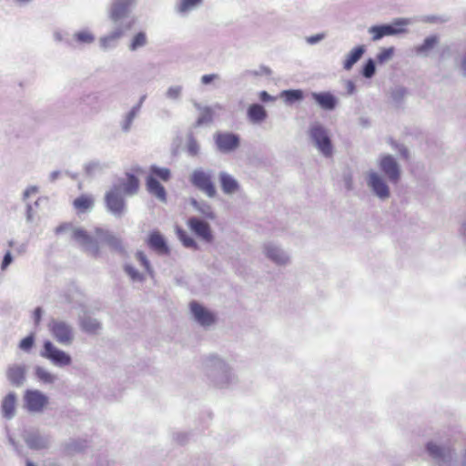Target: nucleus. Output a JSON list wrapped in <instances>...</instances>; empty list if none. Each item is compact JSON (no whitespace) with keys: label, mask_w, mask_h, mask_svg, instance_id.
<instances>
[{"label":"nucleus","mask_w":466,"mask_h":466,"mask_svg":"<svg viewBox=\"0 0 466 466\" xmlns=\"http://www.w3.org/2000/svg\"><path fill=\"white\" fill-rule=\"evenodd\" d=\"M203 371L210 385L217 389H229L238 381L229 364L215 354L203 359Z\"/></svg>","instance_id":"1"},{"label":"nucleus","mask_w":466,"mask_h":466,"mask_svg":"<svg viewBox=\"0 0 466 466\" xmlns=\"http://www.w3.org/2000/svg\"><path fill=\"white\" fill-rule=\"evenodd\" d=\"M136 5V0H113L108 17L114 25H118L130 30L136 23V17L132 10Z\"/></svg>","instance_id":"2"},{"label":"nucleus","mask_w":466,"mask_h":466,"mask_svg":"<svg viewBox=\"0 0 466 466\" xmlns=\"http://www.w3.org/2000/svg\"><path fill=\"white\" fill-rule=\"evenodd\" d=\"M68 230L72 231V239L80 246L83 251L94 258H98L100 256L98 241L89 235L86 230L80 228H75L71 223H63L56 228V233L61 234Z\"/></svg>","instance_id":"3"},{"label":"nucleus","mask_w":466,"mask_h":466,"mask_svg":"<svg viewBox=\"0 0 466 466\" xmlns=\"http://www.w3.org/2000/svg\"><path fill=\"white\" fill-rule=\"evenodd\" d=\"M309 137L317 150L325 157H330L334 147L329 130L320 123L315 122L309 128Z\"/></svg>","instance_id":"4"},{"label":"nucleus","mask_w":466,"mask_h":466,"mask_svg":"<svg viewBox=\"0 0 466 466\" xmlns=\"http://www.w3.org/2000/svg\"><path fill=\"white\" fill-rule=\"evenodd\" d=\"M425 451L439 466H456V452L450 445L430 441L425 444Z\"/></svg>","instance_id":"5"},{"label":"nucleus","mask_w":466,"mask_h":466,"mask_svg":"<svg viewBox=\"0 0 466 466\" xmlns=\"http://www.w3.org/2000/svg\"><path fill=\"white\" fill-rule=\"evenodd\" d=\"M410 25L407 18H396L390 24L375 25L368 29L371 40L377 42L385 36L398 35L407 32L406 26Z\"/></svg>","instance_id":"6"},{"label":"nucleus","mask_w":466,"mask_h":466,"mask_svg":"<svg viewBox=\"0 0 466 466\" xmlns=\"http://www.w3.org/2000/svg\"><path fill=\"white\" fill-rule=\"evenodd\" d=\"M189 181L193 187L206 194L208 198H215L217 189L213 181V170L196 168L192 171Z\"/></svg>","instance_id":"7"},{"label":"nucleus","mask_w":466,"mask_h":466,"mask_svg":"<svg viewBox=\"0 0 466 466\" xmlns=\"http://www.w3.org/2000/svg\"><path fill=\"white\" fill-rule=\"evenodd\" d=\"M39 355L57 368H65L72 363V357L65 350L57 348L51 340L43 342Z\"/></svg>","instance_id":"8"},{"label":"nucleus","mask_w":466,"mask_h":466,"mask_svg":"<svg viewBox=\"0 0 466 466\" xmlns=\"http://www.w3.org/2000/svg\"><path fill=\"white\" fill-rule=\"evenodd\" d=\"M105 206L108 213L115 218H122L127 212V202L124 195L116 186H111L105 194Z\"/></svg>","instance_id":"9"},{"label":"nucleus","mask_w":466,"mask_h":466,"mask_svg":"<svg viewBox=\"0 0 466 466\" xmlns=\"http://www.w3.org/2000/svg\"><path fill=\"white\" fill-rule=\"evenodd\" d=\"M48 330L54 339L64 346H69L74 341V328L73 326L60 319H52L48 325Z\"/></svg>","instance_id":"10"},{"label":"nucleus","mask_w":466,"mask_h":466,"mask_svg":"<svg viewBox=\"0 0 466 466\" xmlns=\"http://www.w3.org/2000/svg\"><path fill=\"white\" fill-rule=\"evenodd\" d=\"M214 145L218 152L230 154L240 147V136L229 131H218L213 136Z\"/></svg>","instance_id":"11"},{"label":"nucleus","mask_w":466,"mask_h":466,"mask_svg":"<svg viewBox=\"0 0 466 466\" xmlns=\"http://www.w3.org/2000/svg\"><path fill=\"white\" fill-rule=\"evenodd\" d=\"M378 167L390 184L397 185L399 183L401 177V169L393 156L381 155L378 161Z\"/></svg>","instance_id":"12"},{"label":"nucleus","mask_w":466,"mask_h":466,"mask_svg":"<svg viewBox=\"0 0 466 466\" xmlns=\"http://www.w3.org/2000/svg\"><path fill=\"white\" fill-rule=\"evenodd\" d=\"M47 395L39 390H26L24 393V405L30 413H41L47 406Z\"/></svg>","instance_id":"13"},{"label":"nucleus","mask_w":466,"mask_h":466,"mask_svg":"<svg viewBox=\"0 0 466 466\" xmlns=\"http://www.w3.org/2000/svg\"><path fill=\"white\" fill-rule=\"evenodd\" d=\"M367 185L372 194L380 200L385 201L390 197V189L384 178L376 171H370L367 176Z\"/></svg>","instance_id":"14"},{"label":"nucleus","mask_w":466,"mask_h":466,"mask_svg":"<svg viewBox=\"0 0 466 466\" xmlns=\"http://www.w3.org/2000/svg\"><path fill=\"white\" fill-rule=\"evenodd\" d=\"M24 441L26 446L33 451L48 450L53 442L52 436L39 430H32L25 433Z\"/></svg>","instance_id":"15"},{"label":"nucleus","mask_w":466,"mask_h":466,"mask_svg":"<svg viewBox=\"0 0 466 466\" xmlns=\"http://www.w3.org/2000/svg\"><path fill=\"white\" fill-rule=\"evenodd\" d=\"M263 253L268 259L277 266L284 267L290 262L289 254L274 242L265 243L263 245Z\"/></svg>","instance_id":"16"},{"label":"nucleus","mask_w":466,"mask_h":466,"mask_svg":"<svg viewBox=\"0 0 466 466\" xmlns=\"http://www.w3.org/2000/svg\"><path fill=\"white\" fill-rule=\"evenodd\" d=\"M187 226L192 233L207 243H211L214 239L210 225L198 217H190L187 221Z\"/></svg>","instance_id":"17"},{"label":"nucleus","mask_w":466,"mask_h":466,"mask_svg":"<svg viewBox=\"0 0 466 466\" xmlns=\"http://www.w3.org/2000/svg\"><path fill=\"white\" fill-rule=\"evenodd\" d=\"M189 307L194 320L200 326L210 327L215 323V315L198 301H191Z\"/></svg>","instance_id":"18"},{"label":"nucleus","mask_w":466,"mask_h":466,"mask_svg":"<svg viewBox=\"0 0 466 466\" xmlns=\"http://www.w3.org/2000/svg\"><path fill=\"white\" fill-rule=\"evenodd\" d=\"M95 233L100 241L106 243L112 250L119 253L120 255H126L127 251L120 238L116 237L109 230H106L101 228H96L95 229Z\"/></svg>","instance_id":"19"},{"label":"nucleus","mask_w":466,"mask_h":466,"mask_svg":"<svg viewBox=\"0 0 466 466\" xmlns=\"http://www.w3.org/2000/svg\"><path fill=\"white\" fill-rule=\"evenodd\" d=\"M112 186H116L123 195L134 196L138 192L139 179L134 174L127 172L126 178H118Z\"/></svg>","instance_id":"20"},{"label":"nucleus","mask_w":466,"mask_h":466,"mask_svg":"<svg viewBox=\"0 0 466 466\" xmlns=\"http://www.w3.org/2000/svg\"><path fill=\"white\" fill-rule=\"evenodd\" d=\"M5 376L12 386L20 388L26 380V368L22 364L9 365L6 369Z\"/></svg>","instance_id":"21"},{"label":"nucleus","mask_w":466,"mask_h":466,"mask_svg":"<svg viewBox=\"0 0 466 466\" xmlns=\"http://www.w3.org/2000/svg\"><path fill=\"white\" fill-rule=\"evenodd\" d=\"M128 31L124 27L114 25V29L107 35L100 37L99 46L102 50L107 51L116 47L120 38Z\"/></svg>","instance_id":"22"},{"label":"nucleus","mask_w":466,"mask_h":466,"mask_svg":"<svg viewBox=\"0 0 466 466\" xmlns=\"http://www.w3.org/2000/svg\"><path fill=\"white\" fill-rule=\"evenodd\" d=\"M147 244L152 250L159 255H168L170 253L167 240L157 230H153L149 233Z\"/></svg>","instance_id":"23"},{"label":"nucleus","mask_w":466,"mask_h":466,"mask_svg":"<svg viewBox=\"0 0 466 466\" xmlns=\"http://www.w3.org/2000/svg\"><path fill=\"white\" fill-rule=\"evenodd\" d=\"M79 105L83 106V109H87L90 113H98L102 107L100 94L98 92L83 94L79 97Z\"/></svg>","instance_id":"24"},{"label":"nucleus","mask_w":466,"mask_h":466,"mask_svg":"<svg viewBox=\"0 0 466 466\" xmlns=\"http://www.w3.org/2000/svg\"><path fill=\"white\" fill-rule=\"evenodd\" d=\"M311 97L323 110L331 111L335 109L338 105L337 97L329 91L312 92Z\"/></svg>","instance_id":"25"},{"label":"nucleus","mask_w":466,"mask_h":466,"mask_svg":"<svg viewBox=\"0 0 466 466\" xmlns=\"http://www.w3.org/2000/svg\"><path fill=\"white\" fill-rule=\"evenodd\" d=\"M17 395L14 391L7 393L1 401V415L5 420H10L16 414Z\"/></svg>","instance_id":"26"},{"label":"nucleus","mask_w":466,"mask_h":466,"mask_svg":"<svg viewBox=\"0 0 466 466\" xmlns=\"http://www.w3.org/2000/svg\"><path fill=\"white\" fill-rule=\"evenodd\" d=\"M218 180L221 190L226 195H233L237 193L240 188L238 181L232 175L226 171H220L218 173Z\"/></svg>","instance_id":"27"},{"label":"nucleus","mask_w":466,"mask_h":466,"mask_svg":"<svg viewBox=\"0 0 466 466\" xmlns=\"http://www.w3.org/2000/svg\"><path fill=\"white\" fill-rule=\"evenodd\" d=\"M147 190L160 202H167V191L160 182L153 176H147L146 179Z\"/></svg>","instance_id":"28"},{"label":"nucleus","mask_w":466,"mask_h":466,"mask_svg":"<svg viewBox=\"0 0 466 466\" xmlns=\"http://www.w3.org/2000/svg\"><path fill=\"white\" fill-rule=\"evenodd\" d=\"M88 447V441L86 439H70L63 445L64 453L73 456L85 451Z\"/></svg>","instance_id":"29"},{"label":"nucleus","mask_w":466,"mask_h":466,"mask_svg":"<svg viewBox=\"0 0 466 466\" xmlns=\"http://www.w3.org/2000/svg\"><path fill=\"white\" fill-rule=\"evenodd\" d=\"M189 203L191 207L199 214H201L206 219L215 220L217 216L212 206L206 200H197L196 198H190Z\"/></svg>","instance_id":"30"},{"label":"nucleus","mask_w":466,"mask_h":466,"mask_svg":"<svg viewBox=\"0 0 466 466\" xmlns=\"http://www.w3.org/2000/svg\"><path fill=\"white\" fill-rule=\"evenodd\" d=\"M365 52L366 47L363 45L353 47L346 56V58L343 61V69L350 71L353 66L362 57Z\"/></svg>","instance_id":"31"},{"label":"nucleus","mask_w":466,"mask_h":466,"mask_svg":"<svg viewBox=\"0 0 466 466\" xmlns=\"http://www.w3.org/2000/svg\"><path fill=\"white\" fill-rule=\"evenodd\" d=\"M247 116L251 123L260 124L267 118L268 113L262 105L255 103L248 106Z\"/></svg>","instance_id":"32"},{"label":"nucleus","mask_w":466,"mask_h":466,"mask_svg":"<svg viewBox=\"0 0 466 466\" xmlns=\"http://www.w3.org/2000/svg\"><path fill=\"white\" fill-rule=\"evenodd\" d=\"M279 96L287 105H292L304 99V92L301 89H286L280 92Z\"/></svg>","instance_id":"33"},{"label":"nucleus","mask_w":466,"mask_h":466,"mask_svg":"<svg viewBox=\"0 0 466 466\" xmlns=\"http://www.w3.org/2000/svg\"><path fill=\"white\" fill-rule=\"evenodd\" d=\"M79 324L83 331L90 334H95L101 329L100 322L96 319L87 315L80 319Z\"/></svg>","instance_id":"34"},{"label":"nucleus","mask_w":466,"mask_h":466,"mask_svg":"<svg viewBox=\"0 0 466 466\" xmlns=\"http://www.w3.org/2000/svg\"><path fill=\"white\" fill-rule=\"evenodd\" d=\"M108 167L109 165L105 162L92 160L84 165V171L86 176L94 177L97 174L103 173Z\"/></svg>","instance_id":"35"},{"label":"nucleus","mask_w":466,"mask_h":466,"mask_svg":"<svg viewBox=\"0 0 466 466\" xmlns=\"http://www.w3.org/2000/svg\"><path fill=\"white\" fill-rule=\"evenodd\" d=\"M439 42V37L436 35L426 37L423 43L415 47V52L419 56H426L428 53L432 50Z\"/></svg>","instance_id":"36"},{"label":"nucleus","mask_w":466,"mask_h":466,"mask_svg":"<svg viewBox=\"0 0 466 466\" xmlns=\"http://www.w3.org/2000/svg\"><path fill=\"white\" fill-rule=\"evenodd\" d=\"M34 374L36 380L44 384H53L57 377L42 366H35Z\"/></svg>","instance_id":"37"},{"label":"nucleus","mask_w":466,"mask_h":466,"mask_svg":"<svg viewBox=\"0 0 466 466\" xmlns=\"http://www.w3.org/2000/svg\"><path fill=\"white\" fill-rule=\"evenodd\" d=\"M139 113L138 106H132L131 109L125 114L123 120L120 122L121 130L124 133H128L131 130L133 122Z\"/></svg>","instance_id":"38"},{"label":"nucleus","mask_w":466,"mask_h":466,"mask_svg":"<svg viewBox=\"0 0 466 466\" xmlns=\"http://www.w3.org/2000/svg\"><path fill=\"white\" fill-rule=\"evenodd\" d=\"M407 95H408V89L401 86H395L390 91V97H391L394 105L398 107H400L403 105Z\"/></svg>","instance_id":"39"},{"label":"nucleus","mask_w":466,"mask_h":466,"mask_svg":"<svg viewBox=\"0 0 466 466\" xmlns=\"http://www.w3.org/2000/svg\"><path fill=\"white\" fill-rule=\"evenodd\" d=\"M177 235L178 239L181 241L183 246L187 248H192L194 250L198 249V244L196 242V240L190 237L187 231L182 229L181 228H177Z\"/></svg>","instance_id":"40"},{"label":"nucleus","mask_w":466,"mask_h":466,"mask_svg":"<svg viewBox=\"0 0 466 466\" xmlns=\"http://www.w3.org/2000/svg\"><path fill=\"white\" fill-rule=\"evenodd\" d=\"M153 176L157 179L159 178L162 181H168L171 177V171L167 167H160L157 165H152L149 168V175Z\"/></svg>","instance_id":"41"},{"label":"nucleus","mask_w":466,"mask_h":466,"mask_svg":"<svg viewBox=\"0 0 466 466\" xmlns=\"http://www.w3.org/2000/svg\"><path fill=\"white\" fill-rule=\"evenodd\" d=\"M203 0H180L176 5L177 13L184 14L189 12L202 4Z\"/></svg>","instance_id":"42"},{"label":"nucleus","mask_w":466,"mask_h":466,"mask_svg":"<svg viewBox=\"0 0 466 466\" xmlns=\"http://www.w3.org/2000/svg\"><path fill=\"white\" fill-rule=\"evenodd\" d=\"M147 44V37L145 32H138L136 34L130 44H129V50L130 51H136L141 47H144Z\"/></svg>","instance_id":"43"},{"label":"nucleus","mask_w":466,"mask_h":466,"mask_svg":"<svg viewBox=\"0 0 466 466\" xmlns=\"http://www.w3.org/2000/svg\"><path fill=\"white\" fill-rule=\"evenodd\" d=\"M93 206L91 197L82 195L74 200V207L81 212H85Z\"/></svg>","instance_id":"44"},{"label":"nucleus","mask_w":466,"mask_h":466,"mask_svg":"<svg viewBox=\"0 0 466 466\" xmlns=\"http://www.w3.org/2000/svg\"><path fill=\"white\" fill-rule=\"evenodd\" d=\"M213 121V111L209 106H204L200 116L198 117L195 126L201 127L205 124H209Z\"/></svg>","instance_id":"45"},{"label":"nucleus","mask_w":466,"mask_h":466,"mask_svg":"<svg viewBox=\"0 0 466 466\" xmlns=\"http://www.w3.org/2000/svg\"><path fill=\"white\" fill-rule=\"evenodd\" d=\"M376 73V63L372 58L366 60L361 68V75L365 78H371Z\"/></svg>","instance_id":"46"},{"label":"nucleus","mask_w":466,"mask_h":466,"mask_svg":"<svg viewBox=\"0 0 466 466\" xmlns=\"http://www.w3.org/2000/svg\"><path fill=\"white\" fill-rule=\"evenodd\" d=\"M182 91H183L182 86H179V85L171 86L167 89V91L165 93V96L167 99H170L173 101H177L181 98Z\"/></svg>","instance_id":"47"},{"label":"nucleus","mask_w":466,"mask_h":466,"mask_svg":"<svg viewBox=\"0 0 466 466\" xmlns=\"http://www.w3.org/2000/svg\"><path fill=\"white\" fill-rule=\"evenodd\" d=\"M124 271L127 275L134 282H142L144 281V276L130 264H126L124 266Z\"/></svg>","instance_id":"48"},{"label":"nucleus","mask_w":466,"mask_h":466,"mask_svg":"<svg viewBox=\"0 0 466 466\" xmlns=\"http://www.w3.org/2000/svg\"><path fill=\"white\" fill-rule=\"evenodd\" d=\"M75 39L81 44H91L95 40L94 35L87 31H79L74 35Z\"/></svg>","instance_id":"49"},{"label":"nucleus","mask_w":466,"mask_h":466,"mask_svg":"<svg viewBox=\"0 0 466 466\" xmlns=\"http://www.w3.org/2000/svg\"><path fill=\"white\" fill-rule=\"evenodd\" d=\"M187 152L190 156L196 157L199 154L200 147L197 139L192 136L189 135L187 137Z\"/></svg>","instance_id":"50"},{"label":"nucleus","mask_w":466,"mask_h":466,"mask_svg":"<svg viewBox=\"0 0 466 466\" xmlns=\"http://www.w3.org/2000/svg\"><path fill=\"white\" fill-rule=\"evenodd\" d=\"M34 344L35 335L34 333H30L19 342V349L25 352H29L32 350Z\"/></svg>","instance_id":"51"},{"label":"nucleus","mask_w":466,"mask_h":466,"mask_svg":"<svg viewBox=\"0 0 466 466\" xmlns=\"http://www.w3.org/2000/svg\"><path fill=\"white\" fill-rule=\"evenodd\" d=\"M136 258L140 262V264L144 267L145 270L148 274H150V275L153 274V269L150 265V262L143 251H137L136 253Z\"/></svg>","instance_id":"52"},{"label":"nucleus","mask_w":466,"mask_h":466,"mask_svg":"<svg viewBox=\"0 0 466 466\" xmlns=\"http://www.w3.org/2000/svg\"><path fill=\"white\" fill-rule=\"evenodd\" d=\"M394 54V47L383 48L378 55L377 60L380 64H383L384 62L390 60Z\"/></svg>","instance_id":"53"},{"label":"nucleus","mask_w":466,"mask_h":466,"mask_svg":"<svg viewBox=\"0 0 466 466\" xmlns=\"http://www.w3.org/2000/svg\"><path fill=\"white\" fill-rule=\"evenodd\" d=\"M272 73L271 69L267 66H260L257 70H248L247 71V75L253 76H270Z\"/></svg>","instance_id":"54"},{"label":"nucleus","mask_w":466,"mask_h":466,"mask_svg":"<svg viewBox=\"0 0 466 466\" xmlns=\"http://www.w3.org/2000/svg\"><path fill=\"white\" fill-rule=\"evenodd\" d=\"M343 183H344L345 188L348 191H350L353 189V187H354L353 176L350 171L345 172L343 174Z\"/></svg>","instance_id":"55"},{"label":"nucleus","mask_w":466,"mask_h":466,"mask_svg":"<svg viewBox=\"0 0 466 466\" xmlns=\"http://www.w3.org/2000/svg\"><path fill=\"white\" fill-rule=\"evenodd\" d=\"M14 260V258L12 256L11 251H6L5 254L3 257L2 263H1V270L5 271L7 269V268L12 264Z\"/></svg>","instance_id":"56"},{"label":"nucleus","mask_w":466,"mask_h":466,"mask_svg":"<svg viewBox=\"0 0 466 466\" xmlns=\"http://www.w3.org/2000/svg\"><path fill=\"white\" fill-rule=\"evenodd\" d=\"M326 37L325 33H319L310 36L306 37V42L309 45H316L322 41Z\"/></svg>","instance_id":"57"},{"label":"nucleus","mask_w":466,"mask_h":466,"mask_svg":"<svg viewBox=\"0 0 466 466\" xmlns=\"http://www.w3.org/2000/svg\"><path fill=\"white\" fill-rule=\"evenodd\" d=\"M8 442L13 447L14 451L20 456L24 455L23 447L10 435L8 434Z\"/></svg>","instance_id":"58"},{"label":"nucleus","mask_w":466,"mask_h":466,"mask_svg":"<svg viewBox=\"0 0 466 466\" xmlns=\"http://www.w3.org/2000/svg\"><path fill=\"white\" fill-rule=\"evenodd\" d=\"M458 232L463 243L466 245V215L461 220Z\"/></svg>","instance_id":"59"},{"label":"nucleus","mask_w":466,"mask_h":466,"mask_svg":"<svg viewBox=\"0 0 466 466\" xmlns=\"http://www.w3.org/2000/svg\"><path fill=\"white\" fill-rule=\"evenodd\" d=\"M173 438L178 444L183 445L188 441L189 435L187 432H177Z\"/></svg>","instance_id":"60"},{"label":"nucleus","mask_w":466,"mask_h":466,"mask_svg":"<svg viewBox=\"0 0 466 466\" xmlns=\"http://www.w3.org/2000/svg\"><path fill=\"white\" fill-rule=\"evenodd\" d=\"M217 79H219L218 74H208V75H203L201 76L200 81L203 85H208Z\"/></svg>","instance_id":"61"},{"label":"nucleus","mask_w":466,"mask_h":466,"mask_svg":"<svg viewBox=\"0 0 466 466\" xmlns=\"http://www.w3.org/2000/svg\"><path fill=\"white\" fill-rule=\"evenodd\" d=\"M449 19L448 17L437 16V15H428L424 18L423 21L428 23H445Z\"/></svg>","instance_id":"62"},{"label":"nucleus","mask_w":466,"mask_h":466,"mask_svg":"<svg viewBox=\"0 0 466 466\" xmlns=\"http://www.w3.org/2000/svg\"><path fill=\"white\" fill-rule=\"evenodd\" d=\"M43 316V309L41 307H36L34 310L33 318L35 325L38 326Z\"/></svg>","instance_id":"63"},{"label":"nucleus","mask_w":466,"mask_h":466,"mask_svg":"<svg viewBox=\"0 0 466 466\" xmlns=\"http://www.w3.org/2000/svg\"><path fill=\"white\" fill-rule=\"evenodd\" d=\"M460 72L463 77H466V53L461 57Z\"/></svg>","instance_id":"64"}]
</instances>
